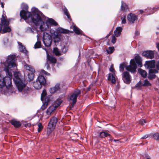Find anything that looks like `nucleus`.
Returning a JSON list of instances; mask_svg holds the SVG:
<instances>
[{
    "label": "nucleus",
    "mask_w": 159,
    "mask_h": 159,
    "mask_svg": "<svg viewBox=\"0 0 159 159\" xmlns=\"http://www.w3.org/2000/svg\"><path fill=\"white\" fill-rule=\"evenodd\" d=\"M15 59V54L10 55L8 56L6 61L4 62L3 64L5 66L4 70L9 77L4 78L0 75V88H2L5 86L8 89L11 88L12 73L11 68L14 67L16 66Z\"/></svg>",
    "instance_id": "f257e3e1"
},
{
    "label": "nucleus",
    "mask_w": 159,
    "mask_h": 159,
    "mask_svg": "<svg viewBox=\"0 0 159 159\" xmlns=\"http://www.w3.org/2000/svg\"><path fill=\"white\" fill-rule=\"evenodd\" d=\"M127 62H124L120 64L119 70L120 72H123L124 69L125 68L126 70L131 73H135L136 71L137 66H139V55L137 54L134 58L130 60L129 65L127 66Z\"/></svg>",
    "instance_id": "f03ea898"
},
{
    "label": "nucleus",
    "mask_w": 159,
    "mask_h": 159,
    "mask_svg": "<svg viewBox=\"0 0 159 159\" xmlns=\"http://www.w3.org/2000/svg\"><path fill=\"white\" fill-rule=\"evenodd\" d=\"M13 80L19 91L21 92L22 95H26L28 93L29 87L26 86L25 80L21 76L17 73H15Z\"/></svg>",
    "instance_id": "7ed1b4c3"
},
{
    "label": "nucleus",
    "mask_w": 159,
    "mask_h": 159,
    "mask_svg": "<svg viewBox=\"0 0 159 159\" xmlns=\"http://www.w3.org/2000/svg\"><path fill=\"white\" fill-rule=\"evenodd\" d=\"M22 9L20 11V15L21 19H23L26 21L28 20L30 22L31 21L32 17L35 14L37 13L36 12L40 11L38 8L33 7L31 9V12L28 11V6L25 3H22L21 5Z\"/></svg>",
    "instance_id": "20e7f679"
},
{
    "label": "nucleus",
    "mask_w": 159,
    "mask_h": 159,
    "mask_svg": "<svg viewBox=\"0 0 159 159\" xmlns=\"http://www.w3.org/2000/svg\"><path fill=\"white\" fill-rule=\"evenodd\" d=\"M37 13L33 15L31 19V21L30 22L32 24H34L36 26L40 25L39 28L41 31L46 30L49 28H46L45 29L46 23L45 24L43 20V19L44 16L41 11L36 12Z\"/></svg>",
    "instance_id": "39448f33"
},
{
    "label": "nucleus",
    "mask_w": 159,
    "mask_h": 159,
    "mask_svg": "<svg viewBox=\"0 0 159 159\" xmlns=\"http://www.w3.org/2000/svg\"><path fill=\"white\" fill-rule=\"evenodd\" d=\"M46 83L45 77L41 75L38 76L36 80L33 83V86L36 89H40L43 86H44Z\"/></svg>",
    "instance_id": "423d86ee"
},
{
    "label": "nucleus",
    "mask_w": 159,
    "mask_h": 159,
    "mask_svg": "<svg viewBox=\"0 0 159 159\" xmlns=\"http://www.w3.org/2000/svg\"><path fill=\"white\" fill-rule=\"evenodd\" d=\"M52 41V37L51 34L46 32L43 33V42L45 46L47 47H50Z\"/></svg>",
    "instance_id": "0eeeda50"
},
{
    "label": "nucleus",
    "mask_w": 159,
    "mask_h": 159,
    "mask_svg": "<svg viewBox=\"0 0 159 159\" xmlns=\"http://www.w3.org/2000/svg\"><path fill=\"white\" fill-rule=\"evenodd\" d=\"M10 122L16 128H18L20 127L22 128L25 127V128H28V127L31 126V124L30 123L22 124L20 121L15 119L11 120Z\"/></svg>",
    "instance_id": "6e6552de"
},
{
    "label": "nucleus",
    "mask_w": 159,
    "mask_h": 159,
    "mask_svg": "<svg viewBox=\"0 0 159 159\" xmlns=\"http://www.w3.org/2000/svg\"><path fill=\"white\" fill-rule=\"evenodd\" d=\"M109 70L112 72L114 75L111 73H109L107 78V79L108 81H111V83L113 84H114L116 83V80L115 79V75L116 71L113 67V65H111L109 68Z\"/></svg>",
    "instance_id": "1a4fd4ad"
},
{
    "label": "nucleus",
    "mask_w": 159,
    "mask_h": 159,
    "mask_svg": "<svg viewBox=\"0 0 159 159\" xmlns=\"http://www.w3.org/2000/svg\"><path fill=\"white\" fill-rule=\"evenodd\" d=\"M81 93V92L80 90L76 89L75 90L73 93L69 97V100L72 101L73 104H75L76 102L77 98Z\"/></svg>",
    "instance_id": "9d476101"
},
{
    "label": "nucleus",
    "mask_w": 159,
    "mask_h": 159,
    "mask_svg": "<svg viewBox=\"0 0 159 159\" xmlns=\"http://www.w3.org/2000/svg\"><path fill=\"white\" fill-rule=\"evenodd\" d=\"M138 16L134 13H130L127 16V19L130 24H134L138 20Z\"/></svg>",
    "instance_id": "9b49d317"
},
{
    "label": "nucleus",
    "mask_w": 159,
    "mask_h": 159,
    "mask_svg": "<svg viewBox=\"0 0 159 159\" xmlns=\"http://www.w3.org/2000/svg\"><path fill=\"white\" fill-rule=\"evenodd\" d=\"M122 79L125 83L129 84L131 81V76L129 72L125 71L123 73Z\"/></svg>",
    "instance_id": "f8f14e48"
},
{
    "label": "nucleus",
    "mask_w": 159,
    "mask_h": 159,
    "mask_svg": "<svg viewBox=\"0 0 159 159\" xmlns=\"http://www.w3.org/2000/svg\"><path fill=\"white\" fill-rule=\"evenodd\" d=\"M57 121V119L55 117H53L48 125V129H54Z\"/></svg>",
    "instance_id": "ddd939ff"
},
{
    "label": "nucleus",
    "mask_w": 159,
    "mask_h": 159,
    "mask_svg": "<svg viewBox=\"0 0 159 159\" xmlns=\"http://www.w3.org/2000/svg\"><path fill=\"white\" fill-rule=\"evenodd\" d=\"M154 52L151 50L144 51L142 53V55L148 58L152 59L154 58Z\"/></svg>",
    "instance_id": "4468645a"
},
{
    "label": "nucleus",
    "mask_w": 159,
    "mask_h": 159,
    "mask_svg": "<svg viewBox=\"0 0 159 159\" xmlns=\"http://www.w3.org/2000/svg\"><path fill=\"white\" fill-rule=\"evenodd\" d=\"M46 25L45 29L46 28H49V27L52 26H57L58 25L57 23L53 19L48 18L46 21Z\"/></svg>",
    "instance_id": "2eb2a0df"
},
{
    "label": "nucleus",
    "mask_w": 159,
    "mask_h": 159,
    "mask_svg": "<svg viewBox=\"0 0 159 159\" xmlns=\"http://www.w3.org/2000/svg\"><path fill=\"white\" fill-rule=\"evenodd\" d=\"M144 66L147 68L149 70L151 69L152 68H154L155 67V61L154 60L146 61L145 62Z\"/></svg>",
    "instance_id": "dca6fc26"
},
{
    "label": "nucleus",
    "mask_w": 159,
    "mask_h": 159,
    "mask_svg": "<svg viewBox=\"0 0 159 159\" xmlns=\"http://www.w3.org/2000/svg\"><path fill=\"white\" fill-rule=\"evenodd\" d=\"M10 21V18L8 19L6 16H4L3 15H2V17L1 18V24L2 25V27L9 25Z\"/></svg>",
    "instance_id": "f3484780"
},
{
    "label": "nucleus",
    "mask_w": 159,
    "mask_h": 159,
    "mask_svg": "<svg viewBox=\"0 0 159 159\" xmlns=\"http://www.w3.org/2000/svg\"><path fill=\"white\" fill-rule=\"evenodd\" d=\"M158 72L157 70L156 69H150L148 74V78L150 80H152L155 78L156 75L155 74L157 73Z\"/></svg>",
    "instance_id": "a211bd4d"
},
{
    "label": "nucleus",
    "mask_w": 159,
    "mask_h": 159,
    "mask_svg": "<svg viewBox=\"0 0 159 159\" xmlns=\"http://www.w3.org/2000/svg\"><path fill=\"white\" fill-rule=\"evenodd\" d=\"M18 44L19 45L20 51L24 53L26 55H27L28 52L26 50L25 47L23 46L22 44L20 42H18Z\"/></svg>",
    "instance_id": "6ab92c4d"
},
{
    "label": "nucleus",
    "mask_w": 159,
    "mask_h": 159,
    "mask_svg": "<svg viewBox=\"0 0 159 159\" xmlns=\"http://www.w3.org/2000/svg\"><path fill=\"white\" fill-rule=\"evenodd\" d=\"M73 29L75 33L77 35H81L85 36L84 34L83 33L82 31L79 28H78L76 25H74Z\"/></svg>",
    "instance_id": "aec40b11"
},
{
    "label": "nucleus",
    "mask_w": 159,
    "mask_h": 159,
    "mask_svg": "<svg viewBox=\"0 0 159 159\" xmlns=\"http://www.w3.org/2000/svg\"><path fill=\"white\" fill-rule=\"evenodd\" d=\"M120 10L125 12H126L129 11L128 6L125 3H124L123 1H121Z\"/></svg>",
    "instance_id": "412c9836"
},
{
    "label": "nucleus",
    "mask_w": 159,
    "mask_h": 159,
    "mask_svg": "<svg viewBox=\"0 0 159 159\" xmlns=\"http://www.w3.org/2000/svg\"><path fill=\"white\" fill-rule=\"evenodd\" d=\"M122 30V28L121 27H117L116 28V30L114 31V34L116 37L119 36L121 34Z\"/></svg>",
    "instance_id": "4be33fe9"
},
{
    "label": "nucleus",
    "mask_w": 159,
    "mask_h": 159,
    "mask_svg": "<svg viewBox=\"0 0 159 159\" xmlns=\"http://www.w3.org/2000/svg\"><path fill=\"white\" fill-rule=\"evenodd\" d=\"M11 31V29L10 26L9 25L4 26L2 27L1 31L2 34H4L6 33L10 32Z\"/></svg>",
    "instance_id": "5701e85b"
},
{
    "label": "nucleus",
    "mask_w": 159,
    "mask_h": 159,
    "mask_svg": "<svg viewBox=\"0 0 159 159\" xmlns=\"http://www.w3.org/2000/svg\"><path fill=\"white\" fill-rule=\"evenodd\" d=\"M60 84H57L53 87L50 88V92L51 93H54L56 91L60 89Z\"/></svg>",
    "instance_id": "b1692460"
},
{
    "label": "nucleus",
    "mask_w": 159,
    "mask_h": 159,
    "mask_svg": "<svg viewBox=\"0 0 159 159\" xmlns=\"http://www.w3.org/2000/svg\"><path fill=\"white\" fill-rule=\"evenodd\" d=\"M57 31L63 34H69L70 33L73 32L72 31L71 32L68 30L64 29L61 27L58 28Z\"/></svg>",
    "instance_id": "393cba45"
},
{
    "label": "nucleus",
    "mask_w": 159,
    "mask_h": 159,
    "mask_svg": "<svg viewBox=\"0 0 159 159\" xmlns=\"http://www.w3.org/2000/svg\"><path fill=\"white\" fill-rule=\"evenodd\" d=\"M47 58L48 61H49L50 63H55L57 62V60L54 57L49 55L48 54H47Z\"/></svg>",
    "instance_id": "a878e982"
},
{
    "label": "nucleus",
    "mask_w": 159,
    "mask_h": 159,
    "mask_svg": "<svg viewBox=\"0 0 159 159\" xmlns=\"http://www.w3.org/2000/svg\"><path fill=\"white\" fill-rule=\"evenodd\" d=\"M56 108L53 105L50 106L47 109L46 111V113L48 115H50L51 113L53 112Z\"/></svg>",
    "instance_id": "bb28decb"
},
{
    "label": "nucleus",
    "mask_w": 159,
    "mask_h": 159,
    "mask_svg": "<svg viewBox=\"0 0 159 159\" xmlns=\"http://www.w3.org/2000/svg\"><path fill=\"white\" fill-rule=\"evenodd\" d=\"M108 136L111 137V135L107 132L103 131L101 132L99 134V137L101 138H104Z\"/></svg>",
    "instance_id": "cd10ccee"
},
{
    "label": "nucleus",
    "mask_w": 159,
    "mask_h": 159,
    "mask_svg": "<svg viewBox=\"0 0 159 159\" xmlns=\"http://www.w3.org/2000/svg\"><path fill=\"white\" fill-rule=\"evenodd\" d=\"M63 11L65 15L67 16L68 19H69L70 21H71V18L70 14L67 8L66 7H64Z\"/></svg>",
    "instance_id": "c85d7f7f"
},
{
    "label": "nucleus",
    "mask_w": 159,
    "mask_h": 159,
    "mask_svg": "<svg viewBox=\"0 0 159 159\" xmlns=\"http://www.w3.org/2000/svg\"><path fill=\"white\" fill-rule=\"evenodd\" d=\"M35 72H29L28 74V78L30 81L33 80L34 76V73Z\"/></svg>",
    "instance_id": "c756f323"
},
{
    "label": "nucleus",
    "mask_w": 159,
    "mask_h": 159,
    "mask_svg": "<svg viewBox=\"0 0 159 159\" xmlns=\"http://www.w3.org/2000/svg\"><path fill=\"white\" fill-rule=\"evenodd\" d=\"M25 69L26 70H29L30 72H35L34 69L32 68L30 65L26 64L25 65Z\"/></svg>",
    "instance_id": "7c9ffc66"
},
{
    "label": "nucleus",
    "mask_w": 159,
    "mask_h": 159,
    "mask_svg": "<svg viewBox=\"0 0 159 159\" xmlns=\"http://www.w3.org/2000/svg\"><path fill=\"white\" fill-rule=\"evenodd\" d=\"M53 53L57 56H59L61 55V53L59 49L57 48H54L53 50Z\"/></svg>",
    "instance_id": "2f4dec72"
},
{
    "label": "nucleus",
    "mask_w": 159,
    "mask_h": 159,
    "mask_svg": "<svg viewBox=\"0 0 159 159\" xmlns=\"http://www.w3.org/2000/svg\"><path fill=\"white\" fill-rule=\"evenodd\" d=\"M47 95V92L46 91L45 89H44L41 93V100L43 102L44 100V98H45L46 96Z\"/></svg>",
    "instance_id": "473e14b6"
},
{
    "label": "nucleus",
    "mask_w": 159,
    "mask_h": 159,
    "mask_svg": "<svg viewBox=\"0 0 159 159\" xmlns=\"http://www.w3.org/2000/svg\"><path fill=\"white\" fill-rule=\"evenodd\" d=\"M140 74L143 78H146L147 73L145 70L140 68Z\"/></svg>",
    "instance_id": "72a5a7b5"
},
{
    "label": "nucleus",
    "mask_w": 159,
    "mask_h": 159,
    "mask_svg": "<svg viewBox=\"0 0 159 159\" xmlns=\"http://www.w3.org/2000/svg\"><path fill=\"white\" fill-rule=\"evenodd\" d=\"M62 101L61 99L57 100L53 105L55 108L56 109L58 106H60L61 103Z\"/></svg>",
    "instance_id": "f704fd0d"
},
{
    "label": "nucleus",
    "mask_w": 159,
    "mask_h": 159,
    "mask_svg": "<svg viewBox=\"0 0 159 159\" xmlns=\"http://www.w3.org/2000/svg\"><path fill=\"white\" fill-rule=\"evenodd\" d=\"M54 42L55 43H58L60 41L59 36L57 34L53 38Z\"/></svg>",
    "instance_id": "c9c22d12"
},
{
    "label": "nucleus",
    "mask_w": 159,
    "mask_h": 159,
    "mask_svg": "<svg viewBox=\"0 0 159 159\" xmlns=\"http://www.w3.org/2000/svg\"><path fill=\"white\" fill-rule=\"evenodd\" d=\"M41 47V42L40 41H37L34 46L35 48H38Z\"/></svg>",
    "instance_id": "e433bc0d"
},
{
    "label": "nucleus",
    "mask_w": 159,
    "mask_h": 159,
    "mask_svg": "<svg viewBox=\"0 0 159 159\" xmlns=\"http://www.w3.org/2000/svg\"><path fill=\"white\" fill-rule=\"evenodd\" d=\"M114 47H109V49L107 50V51L108 54H111L114 51Z\"/></svg>",
    "instance_id": "4c0bfd02"
},
{
    "label": "nucleus",
    "mask_w": 159,
    "mask_h": 159,
    "mask_svg": "<svg viewBox=\"0 0 159 159\" xmlns=\"http://www.w3.org/2000/svg\"><path fill=\"white\" fill-rule=\"evenodd\" d=\"M34 29H33L32 26H31V27H28L26 28V31L27 33H33L34 31L33 30Z\"/></svg>",
    "instance_id": "58836bf2"
},
{
    "label": "nucleus",
    "mask_w": 159,
    "mask_h": 159,
    "mask_svg": "<svg viewBox=\"0 0 159 159\" xmlns=\"http://www.w3.org/2000/svg\"><path fill=\"white\" fill-rule=\"evenodd\" d=\"M153 138L159 141V133H156L153 135Z\"/></svg>",
    "instance_id": "ea45409f"
},
{
    "label": "nucleus",
    "mask_w": 159,
    "mask_h": 159,
    "mask_svg": "<svg viewBox=\"0 0 159 159\" xmlns=\"http://www.w3.org/2000/svg\"><path fill=\"white\" fill-rule=\"evenodd\" d=\"M48 105V102L45 101L44 102H43V104L42 106L41 109L42 110H44L47 107Z\"/></svg>",
    "instance_id": "a19ab883"
},
{
    "label": "nucleus",
    "mask_w": 159,
    "mask_h": 159,
    "mask_svg": "<svg viewBox=\"0 0 159 159\" xmlns=\"http://www.w3.org/2000/svg\"><path fill=\"white\" fill-rule=\"evenodd\" d=\"M62 52L63 53H66L68 50V47L66 46H64L61 49Z\"/></svg>",
    "instance_id": "79ce46f5"
},
{
    "label": "nucleus",
    "mask_w": 159,
    "mask_h": 159,
    "mask_svg": "<svg viewBox=\"0 0 159 159\" xmlns=\"http://www.w3.org/2000/svg\"><path fill=\"white\" fill-rule=\"evenodd\" d=\"M116 39L115 37V35L114 34H113L111 37V43L113 44L116 43Z\"/></svg>",
    "instance_id": "37998d69"
},
{
    "label": "nucleus",
    "mask_w": 159,
    "mask_h": 159,
    "mask_svg": "<svg viewBox=\"0 0 159 159\" xmlns=\"http://www.w3.org/2000/svg\"><path fill=\"white\" fill-rule=\"evenodd\" d=\"M126 16L125 15H124L123 17L121 18V23L122 24H125L126 23Z\"/></svg>",
    "instance_id": "c03bdc74"
},
{
    "label": "nucleus",
    "mask_w": 159,
    "mask_h": 159,
    "mask_svg": "<svg viewBox=\"0 0 159 159\" xmlns=\"http://www.w3.org/2000/svg\"><path fill=\"white\" fill-rule=\"evenodd\" d=\"M151 84L147 80H144V85L145 86H148L151 85Z\"/></svg>",
    "instance_id": "a18cd8bd"
},
{
    "label": "nucleus",
    "mask_w": 159,
    "mask_h": 159,
    "mask_svg": "<svg viewBox=\"0 0 159 159\" xmlns=\"http://www.w3.org/2000/svg\"><path fill=\"white\" fill-rule=\"evenodd\" d=\"M41 72H42V73L47 75H50V74L49 73H48V72H47V71L44 70L43 69H42L41 70Z\"/></svg>",
    "instance_id": "49530a36"
},
{
    "label": "nucleus",
    "mask_w": 159,
    "mask_h": 159,
    "mask_svg": "<svg viewBox=\"0 0 159 159\" xmlns=\"http://www.w3.org/2000/svg\"><path fill=\"white\" fill-rule=\"evenodd\" d=\"M45 66L46 67L47 70H48L50 69V67L49 65L48 61H47L46 62L45 64Z\"/></svg>",
    "instance_id": "de8ad7c7"
},
{
    "label": "nucleus",
    "mask_w": 159,
    "mask_h": 159,
    "mask_svg": "<svg viewBox=\"0 0 159 159\" xmlns=\"http://www.w3.org/2000/svg\"><path fill=\"white\" fill-rule=\"evenodd\" d=\"M146 122L145 120L142 119L140 120V124L143 125L144 123H146Z\"/></svg>",
    "instance_id": "09e8293b"
},
{
    "label": "nucleus",
    "mask_w": 159,
    "mask_h": 159,
    "mask_svg": "<svg viewBox=\"0 0 159 159\" xmlns=\"http://www.w3.org/2000/svg\"><path fill=\"white\" fill-rule=\"evenodd\" d=\"M38 129H41V128H43V126L41 123H39L38 125Z\"/></svg>",
    "instance_id": "8fccbe9b"
},
{
    "label": "nucleus",
    "mask_w": 159,
    "mask_h": 159,
    "mask_svg": "<svg viewBox=\"0 0 159 159\" xmlns=\"http://www.w3.org/2000/svg\"><path fill=\"white\" fill-rule=\"evenodd\" d=\"M134 88L138 90L139 89V82L135 86Z\"/></svg>",
    "instance_id": "3c124183"
},
{
    "label": "nucleus",
    "mask_w": 159,
    "mask_h": 159,
    "mask_svg": "<svg viewBox=\"0 0 159 159\" xmlns=\"http://www.w3.org/2000/svg\"><path fill=\"white\" fill-rule=\"evenodd\" d=\"M156 68L159 70V62H158L156 65Z\"/></svg>",
    "instance_id": "603ef678"
},
{
    "label": "nucleus",
    "mask_w": 159,
    "mask_h": 159,
    "mask_svg": "<svg viewBox=\"0 0 159 159\" xmlns=\"http://www.w3.org/2000/svg\"><path fill=\"white\" fill-rule=\"evenodd\" d=\"M148 137V135L147 134H146V135H145L144 136L142 137L141 138V139H146V138H147Z\"/></svg>",
    "instance_id": "864d4df0"
},
{
    "label": "nucleus",
    "mask_w": 159,
    "mask_h": 159,
    "mask_svg": "<svg viewBox=\"0 0 159 159\" xmlns=\"http://www.w3.org/2000/svg\"><path fill=\"white\" fill-rule=\"evenodd\" d=\"M146 158L145 159H152L151 157L148 155H146L145 156Z\"/></svg>",
    "instance_id": "5fc2aeb1"
},
{
    "label": "nucleus",
    "mask_w": 159,
    "mask_h": 159,
    "mask_svg": "<svg viewBox=\"0 0 159 159\" xmlns=\"http://www.w3.org/2000/svg\"><path fill=\"white\" fill-rule=\"evenodd\" d=\"M139 34V32L138 30H136L135 33V34L136 36L138 35Z\"/></svg>",
    "instance_id": "6e6d98bb"
},
{
    "label": "nucleus",
    "mask_w": 159,
    "mask_h": 159,
    "mask_svg": "<svg viewBox=\"0 0 159 159\" xmlns=\"http://www.w3.org/2000/svg\"><path fill=\"white\" fill-rule=\"evenodd\" d=\"M114 142H115L119 143L120 142V141L119 140H116V139H114L113 140Z\"/></svg>",
    "instance_id": "4d7b16f0"
},
{
    "label": "nucleus",
    "mask_w": 159,
    "mask_h": 159,
    "mask_svg": "<svg viewBox=\"0 0 159 159\" xmlns=\"http://www.w3.org/2000/svg\"><path fill=\"white\" fill-rule=\"evenodd\" d=\"M90 87H88L87 88V91H89L90 90Z\"/></svg>",
    "instance_id": "13d9d810"
},
{
    "label": "nucleus",
    "mask_w": 159,
    "mask_h": 159,
    "mask_svg": "<svg viewBox=\"0 0 159 159\" xmlns=\"http://www.w3.org/2000/svg\"><path fill=\"white\" fill-rule=\"evenodd\" d=\"M141 64H142V63H141V62L140 61V64H139L140 67H141L142 66Z\"/></svg>",
    "instance_id": "bf43d9fd"
},
{
    "label": "nucleus",
    "mask_w": 159,
    "mask_h": 159,
    "mask_svg": "<svg viewBox=\"0 0 159 159\" xmlns=\"http://www.w3.org/2000/svg\"><path fill=\"white\" fill-rule=\"evenodd\" d=\"M143 11L142 10H140V11H139L140 13H143Z\"/></svg>",
    "instance_id": "052dcab7"
},
{
    "label": "nucleus",
    "mask_w": 159,
    "mask_h": 159,
    "mask_svg": "<svg viewBox=\"0 0 159 159\" xmlns=\"http://www.w3.org/2000/svg\"><path fill=\"white\" fill-rule=\"evenodd\" d=\"M1 7L3 8L4 7V5L2 3H1Z\"/></svg>",
    "instance_id": "680f3d73"
},
{
    "label": "nucleus",
    "mask_w": 159,
    "mask_h": 159,
    "mask_svg": "<svg viewBox=\"0 0 159 159\" xmlns=\"http://www.w3.org/2000/svg\"><path fill=\"white\" fill-rule=\"evenodd\" d=\"M42 130H38V132H41Z\"/></svg>",
    "instance_id": "e2e57ef3"
},
{
    "label": "nucleus",
    "mask_w": 159,
    "mask_h": 159,
    "mask_svg": "<svg viewBox=\"0 0 159 159\" xmlns=\"http://www.w3.org/2000/svg\"><path fill=\"white\" fill-rule=\"evenodd\" d=\"M137 70H138V72L139 73V68H138V69H137Z\"/></svg>",
    "instance_id": "0e129e2a"
},
{
    "label": "nucleus",
    "mask_w": 159,
    "mask_h": 159,
    "mask_svg": "<svg viewBox=\"0 0 159 159\" xmlns=\"http://www.w3.org/2000/svg\"><path fill=\"white\" fill-rule=\"evenodd\" d=\"M144 144L143 143H140V145H143Z\"/></svg>",
    "instance_id": "69168bd1"
},
{
    "label": "nucleus",
    "mask_w": 159,
    "mask_h": 159,
    "mask_svg": "<svg viewBox=\"0 0 159 159\" xmlns=\"http://www.w3.org/2000/svg\"><path fill=\"white\" fill-rule=\"evenodd\" d=\"M56 159H61L59 158H56Z\"/></svg>",
    "instance_id": "338daca9"
},
{
    "label": "nucleus",
    "mask_w": 159,
    "mask_h": 159,
    "mask_svg": "<svg viewBox=\"0 0 159 159\" xmlns=\"http://www.w3.org/2000/svg\"><path fill=\"white\" fill-rule=\"evenodd\" d=\"M33 130H33V129L31 130V131H33Z\"/></svg>",
    "instance_id": "774afa93"
}]
</instances>
